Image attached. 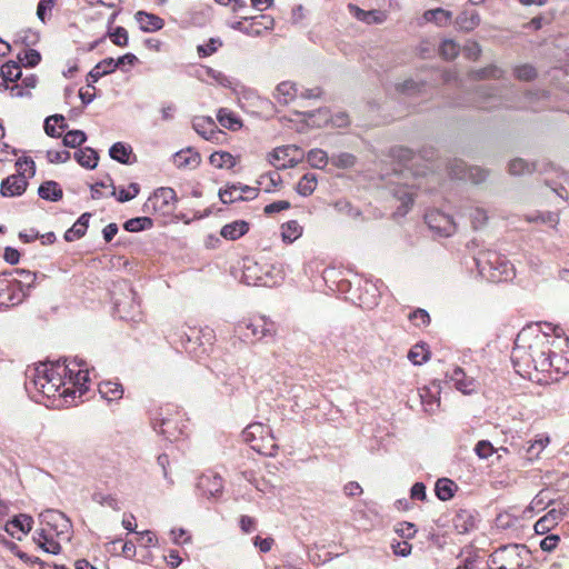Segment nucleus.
Instances as JSON below:
<instances>
[{
    "mask_svg": "<svg viewBox=\"0 0 569 569\" xmlns=\"http://www.w3.org/2000/svg\"><path fill=\"white\" fill-rule=\"evenodd\" d=\"M28 181L23 173L11 174L2 180L0 194L2 197H19L24 193Z\"/></svg>",
    "mask_w": 569,
    "mask_h": 569,
    "instance_id": "obj_18",
    "label": "nucleus"
},
{
    "mask_svg": "<svg viewBox=\"0 0 569 569\" xmlns=\"http://www.w3.org/2000/svg\"><path fill=\"white\" fill-rule=\"evenodd\" d=\"M359 293H352L351 300L357 299L358 305L363 309H371L378 305L380 298V291L378 287L371 281H363V283H359L356 289Z\"/></svg>",
    "mask_w": 569,
    "mask_h": 569,
    "instance_id": "obj_16",
    "label": "nucleus"
},
{
    "mask_svg": "<svg viewBox=\"0 0 569 569\" xmlns=\"http://www.w3.org/2000/svg\"><path fill=\"white\" fill-rule=\"evenodd\" d=\"M76 362H79V359L70 361L68 358H60L56 361L29 366L26 370V390L28 392L36 391L48 398L54 397L77 372Z\"/></svg>",
    "mask_w": 569,
    "mask_h": 569,
    "instance_id": "obj_1",
    "label": "nucleus"
},
{
    "mask_svg": "<svg viewBox=\"0 0 569 569\" xmlns=\"http://www.w3.org/2000/svg\"><path fill=\"white\" fill-rule=\"evenodd\" d=\"M18 62L26 68H34L41 61V54L36 49H27L23 53L18 54Z\"/></svg>",
    "mask_w": 569,
    "mask_h": 569,
    "instance_id": "obj_51",
    "label": "nucleus"
},
{
    "mask_svg": "<svg viewBox=\"0 0 569 569\" xmlns=\"http://www.w3.org/2000/svg\"><path fill=\"white\" fill-rule=\"evenodd\" d=\"M74 366L77 367V372L72 376L69 385L77 388L80 395H83L88 390L86 385L89 382V370L86 361L82 359H79V362H76Z\"/></svg>",
    "mask_w": 569,
    "mask_h": 569,
    "instance_id": "obj_30",
    "label": "nucleus"
},
{
    "mask_svg": "<svg viewBox=\"0 0 569 569\" xmlns=\"http://www.w3.org/2000/svg\"><path fill=\"white\" fill-rule=\"evenodd\" d=\"M511 362L515 371L522 377L530 375L531 368L535 370L548 371L552 367V362L549 358H543V360L538 361L531 346L526 348L517 343L511 352Z\"/></svg>",
    "mask_w": 569,
    "mask_h": 569,
    "instance_id": "obj_5",
    "label": "nucleus"
},
{
    "mask_svg": "<svg viewBox=\"0 0 569 569\" xmlns=\"http://www.w3.org/2000/svg\"><path fill=\"white\" fill-rule=\"evenodd\" d=\"M259 189L241 182L227 184L224 189L219 190V199L222 203L229 204L238 201H249L258 197Z\"/></svg>",
    "mask_w": 569,
    "mask_h": 569,
    "instance_id": "obj_13",
    "label": "nucleus"
},
{
    "mask_svg": "<svg viewBox=\"0 0 569 569\" xmlns=\"http://www.w3.org/2000/svg\"><path fill=\"white\" fill-rule=\"evenodd\" d=\"M430 357L428 346L423 342L415 345L408 352V359L415 365L425 363Z\"/></svg>",
    "mask_w": 569,
    "mask_h": 569,
    "instance_id": "obj_47",
    "label": "nucleus"
},
{
    "mask_svg": "<svg viewBox=\"0 0 569 569\" xmlns=\"http://www.w3.org/2000/svg\"><path fill=\"white\" fill-rule=\"evenodd\" d=\"M307 161L312 168L322 169L330 161V158L321 149H311L307 153Z\"/></svg>",
    "mask_w": 569,
    "mask_h": 569,
    "instance_id": "obj_50",
    "label": "nucleus"
},
{
    "mask_svg": "<svg viewBox=\"0 0 569 569\" xmlns=\"http://www.w3.org/2000/svg\"><path fill=\"white\" fill-rule=\"evenodd\" d=\"M33 519L31 516L20 513L16 516L8 525L17 528L23 533H28L32 528Z\"/></svg>",
    "mask_w": 569,
    "mask_h": 569,
    "instance_id": "obj_60",
    "label": "nucleus"
},
{
    "mask_svg": "<svg viewBox=\"0 0 569 569\" xmlns=\"http://www.w3.org/2000/svg\"><path fill=\"white\" fill-rule=\"evenodd\" d=\"M113 313L116 317L128 322H140L142 311L136 291L130 288L128 295L122 300L114 301Z\"/></svg>",
    "mask_w": 569,
    "mask_h": 569,
    "instance_id": "obj_9",
    "label": "nucleus"
},
{
    "mask_svg": "<svg viewBox=\"0 0 569 569\" xmlns=\"http://www.w3.org/2000/svg\"><path fill=\"white\" fill-rule=\"evenodd\" d=\"M447 377L452 381L457 390L465 395H470L476 390V380L471 377H467L466 372L460 367L453 368L450 373H447Z\"/></svg>",
    "mask_w": 569,
    "mask_h": 569,
    "instance_id": "obj_22",
    "label": "nucleus"
},
{
    "mask_svg": "<svg viewBox=\"0 0 569 569\" xmlns=\"http://www.w3.org/2000/svg\"><path fill=\"white\" fill-rule=\"evenodd\" d=\"M521 552H527L522 545L501 546L489 556V566L491 569H521Z\"/></svg>",
    "mask_w": 569,
    "mask_h": 569,
    "instance_id": "obj_6",
    "label": "nucleus"
},
{
    "mask_svg": "<svg viewBox=\"0 0 569 569\" xmlns=\"http://www.w3.org/2000/svg\"><path fill=\"white\" fill-rule=\"evenodd\" d=\"M233 331L242 341L256 342L264 338H273L277 333V326L271 319L264 316H256L239 321L234 326Z\"/></svg>",
    "mask_w": 569,
    "mask_h": 569,
    "instance_id": "obj_4",
    "label": "nucleus"
},
{
    "mask_svg": "<svg viewBox=\"0 0 569 569\" xmlns=\"http://www.w3.org/2000/svg\"><path fill=\"white\" fill-rule=\"evenodd\" d=\"M197 489L202 496L216 498L222 493V478L213 472L203 473L198 478Z\"/></svg>",
    "mask_w": 569,
    "mask_h": 569,
    "instance_id": "obj_17",
    "label": "nucleus"
},
{
    "mask_svg": "<svg viewBox=\"0 0 569 569\" xmlns=\"http://www.w3.org/2000/svg\"><path fill=\"white\" fill-rule=\"evenodd\" d=\"M27 296L23 282L12 277V272L0 274V309L18 306Z\"/></svg>",
    "mask_w": 569,
    "mask_h": 569,
    "instance_id": "obj_7",
    "label": "nucleus"
},
{
    "mask_svg": "<svg viewBox=\"0 0 569 569\" xmlns=\"http://www.w3.org/2000/svg\"><path fill=\"white\" fill-rule=\"evenodd\" d=\"M332 166L341 169H348L355 166L356 157L349 152H340L330 157Z\"/></svg>",
    "mask_w": 569,
    "mask_h": 569,
    "instance_id": "obj_56",
    "label": "nucleus"
},
{
    "mask_svg": "<svg viewBox=\"0 0 569 569\" xmlns=\"http://www.w3.org/2000/svg\"><path fill=\"white\" fill-rule=\"evenodd\" d=\"M209 162L219 169H232L237 164L236 158L228 151H216L211 153Z\"/></svg>",
    "mask_w": 569,
    "mask_h": 569,
    "instance_id": "obj_41",
    "label": "nucleus"
},
{
    "mask_svg": "<svg viewBox=\"0 0 569 569\" xmlns=\"http://www.w3.org/2000/svg\"><path fill=\"white\" fill-rule=\"evenodd\" d=\"M109 156L111 159L123 164L133 162L130 160V157L132 156V148L131 146L123 142L113 143L109 149Z\"/></svg>",
    "mask_w": 569,
    "mask_h": 569,
    "instance_id": "obj_36",
    "label": "nucleus"
},
{
    "mask_svg": "<svg viewBox=\"0 0 569 569\" xmlns=\"http://www.w3.org/2000/svg\"><path fill=\"white\" fill-rule=\"evenodd\" d=\"M548 162H532L529 163L521 158H516L509 162V172L512 176H520L538 171L540 173H548Z\"/></svg>",
    "mask_w": 569,
    "mask_h": 569,
    "instance_id": "obj_21",
    "label": "nucleus"
},
{
    "mask_svg": "<svg viewBox=\"0 0 569 569\" xmlns=\"http://www.w3.org/2000/svg\"><path fill=\"white\" fill-rule=\"evenodd\" d=\"M99 393L107 401H114L122 398L123 388L119 382L102 381L99 383Z\"/></svg>",
    "mask_w": 569,
    "mask_h": 569,
    "instance_id": "obj_34",
    "label": "nucleus"
},
{
    "mask_svg": "<svg viewBox=\"0 0 569 569\" xmlns=\"http://www.w3.org/2000/svg\"><path fill=\"white\" fill-rule=\"evenodd\" d=\"M249 231V223L237 220L222 227L220 234L228 240H237Z\"/></svg>",
    "mask_w": 569,
    "mask_h": 569,
    "instance_id": "obj_32",
    "label": "nucleus"
},
{
    "mask_svg": "<svg viewBox=\"0 0 569 569\" xmlns=\"http://www.w3.org/2000/svg\"><path fill=\"white\" fill-rule=\"evenodd\" d=\"M480 16L475 10H466L457 17V24L463 31H472L480 24Z\"/></svg>",
    "mask_w": 569,
    "mask_h": 569,
    "instance_id": "obj_38",
    "label": "nucleus"
},
{
    "mask_svg": "<svg viewBox=\"0 0 569 569\" xmlns=\"http://www.w3.org/2000/svg\"><path fill=\"white\" fill-rule=\"evenodd\" d=\"M408 318L416 327H426L430 323L429 313L421 308H418L410 312Z\"/></svg>",
    "mask_w": 569,
    "mask_h": 569,
    "instance_id": "obj_64",
    "label": "nucleus"
},
{
    "mask_svg": "<svg viewBox=\"0 0 569 569\" xmlns=\"http://www.w3.org/2000/svg\"><path fill=\"white\" fill-rule=\"evenodd\" d=\"M64 117L62 114H52L46 118L43 129L44 132L51 138H59L61 133L57 131L56 126L59 122H63Z\"/></svg>",
    "mask_w": 569,
    "mask_h": 569,
    "instance_id": "obj_59",
    "label": "nucleus"
},
{
    "mask_svg": "<svg viewBox=\"0 0 569 569\" xmlns=\"http://www.w3.org/2000/svg\"><path fill=\"white\" fill-rule=\"evenodd\" d=\"M41 522H44L46 525L50 526L53 530H58L59 522H63L64 527L68 526V518L64 513L58 511V510H46L40 513Z\"/></svg>",
    "mask_w": 569,
    "mask_h": 569,
    "instance_id": "obj_46",
    "label": "nucleus"
},
{
    "mask_svg": "<svg viewBox=\"0 0 569 569\" xmlns=\"http://www.w3.org/2000/svg\"><path fill=\"white\" fill-rule=\"evenodd\" d=\"M468 214L470 218L471 226L475 230L482 228L488 220L486 210L479 207L469 208Z\"/></svg>",
    "mask_w": 569,
    "mask_h": 569,
    "instance_id": "obj_57",
    "label": "nucleus"
},
{
    "mask_svg": "<svg viewBox=\"0 0 569 569\" xmlns=\"http://www.w3.org/2000/svg\"><path fill=\"white\" fill-rule=\"evenodd\" d=\"M428 227L439 237H450L457 230L453 218L440 210H430L425 214Z\"/></svg>",
    "mask_w": 569,
    "mask_h": 569,
    "instance_id": "obj_14",
    "label": "nucleus"
},
{
    "mask_svg": "<svg viewBox=\"0 0 569 569\" xmlns=\"http://www.w3.org/2000/svg\"><path fill=\"white\" fill-rule=\"evenodd\" d=\"M244 278L248 283L252 280V284L254 286L271 288L282 281L283 274L282 271L274 266H266V270L262 271V268L254 263L246 268Z\"/></svg>",
    "mask_w": 569,
    "mask_h": 569,
    "instance_id": "obj_10",
    "label": "nucleus"
},
{
    "mask_svg": "<svg viewBox=\"0 0 569 569\" xmlns=\"http://www.w3.org/2000/svg\"><path fill=\"white\" fill-rule=\"evenodd\" d=\"M297 91L296 83L283 81L277 86L274 98L279 103L288 104L296 98Z\"/></svg>",
    "mask_w": 569,
    "mask_h": 569,
    "instance_id": "obj_37",
    "label": "nucleus"
},
{
    "mask_svg": "<svg viewBox=\"0 0 569 569\" xmlns=\"http://www.w3.org/2000/svg\"><path fill=\"white\" fill-rule=\"evenodd\" d=\"M566 516V511L557 510V508L550 509L543 517H541L535 523V531L538 535H545L550 531L562 518Z\"/></svg>",
    "mask_w": 569,
    "mask_h": 569,
    "instance_id": "obj_23",
    "label": "nucleus"
},
{
    "mask_svg": "<svg viewBox=\"0 0 569 569\" xmlns=\"http://www.w3.org/2000/svg\"><path fill=\"white\" fill-rule=\"evenodd\" d=\"M217 119L222 127L229 130L234 131L240 129L242 126L241 120L232 111L226 108L219 109L217 113Z\"/></svg>",
    "mask_w": 569,
    "mask_h": 569,
    "instance_id": "obj_44",
    "label": "nucleus"
},
{
    "mask_svg": "<svg viewBox=\"0 0 569 569\" xmlns=\"http://www.w3.org/2000/svg\"><path fill=\"white\" fill-rule=\"evenodd\" d=\"M38 194L43 200L57 202L62 199L63 191L58 182L53 180H48L40 184L38 189Z\"/></svg>",
    "mask_w": 569,
    "mask_h": 569,
    "instance_id": "obj_29",
    "label": "nucleus"
},
{
    "mask_svg": "<svg viewBox=\"0 0 569 569\" xmlns=\"http://www.w3.org/2000/svg\"><path fill=\"white\" fill-rule=\"evenodd\" d=\"M170 343L177 349H181L191 356L198 357L201 352H206V343L210 345L212 332L207 329L202 330L197 327H184L169 332L167 336Z\"/></svg>",
    "mask_w": 569,
    "mask_h": 569,
    "instance_id": "obj_3",
    "label": "nucleus"
},
{
    "mask_svg": "<svg viewBox=\"0 0 569 569\" xmlns=\"http://www.w3.org/2000/svg\"><path fill=\"white\" fill-rule=\"evenodd\" d=\"M177 200L176 191L169 187L158 188L151 197L148 198L146 207H152L153 211L163 213L173 210V202Z\"/></svg>",
    "mask_w": 569,
    "mask_h": 569,
    "instance_id": "obj_15",
    "label": "nucleus"
},
{
    "mask_svg": "<svg viewBox=\"0 0 569 569\" xmlns=\"http://www.w3.org/2000/svg\"><path fill=\"white\" fill-rule=\"evenodd\" d=\"M302 234V227L297 220H290L281 226V237L286 243H292Z\"/></svg>",
    "mask_w": 569,
    "mask_h": 569,
    "instance_id": "obj_45",
    "label": "nucleus"
},
{
    "mask_svg": "<svg viewBox=\"0 0 569 569\" xmlns=\"http://www.w3.org/2000/svg\"><path fill=\"white\" fill-rule=\"evenodd\" d=\"M173 161L178 168H196L200 164L201 158L192 148H187L176 152Z\"/></svg>",
    "mask_w": 569,
    "mask_h": 569,
    "instance_id": "obj_27",
    "label": "nucleus"
},
{
    "mask_svg": "<svg viewBox=\"0 0 569 569\" xmlns=\"http://www.w3.org/2000/svg\"><path fill=\"white\" fill-rule=\"evenodd\" d=\"M426 83L422 81H416L412 79H408L399 84H397V90L403 94L412 96L422 92Z\"/></svg>",
    "mask_w": 569,
    "mask_h": 569,
    "instance_id": "obj_55",
    "label": "nucleus"
},
{
    "mask_svg": "<svg viewBox=\"0 0 569 569\" xmlns=\"http://www.w3.org/2000/svg\"><path fill=\"white\" fill-rule=\"evenodd\" d=\"M252 449L260 455L269 457H273L277 453L278 445L276 443V439L271 432V429L260 441L252 445Z\"/></svg>",
    "mask_w": 569,
    "mask_h": 569,
    "instance_id": "obj_35",
    "label": "nucleus"
},
{
    "mask_svg": "<svg viewBox=\"0 0 569 569\" xmlns=\"http://www.w3.org/2000/svg\"><path fill=\"white\" fill-rule=\"evenodd\" d=\"M192 128L199 136L208 141L217 139L218 136L222 133L210 117H196L192 120Z\"/></svg>",
    "mask_w": 569,
    "mask_h": 569,
    "instance_id": "obj_20",
    "label": "nucleus"
},
{
    "mask_svg": "<svg viewBox=\"0 0 569 569\" xmlns=\"http://www.w3.org/2000/svg\"><path fill=\"white\" fill-rule=\"evenodd\" d=\"M0 77L2 78V91L9 89V82H17L22 77L21 66L16 61H8L1 66Z\"/></svg>",
    "mask_w": 569,
    "mask_h": 569,
    "instance_id": "obj_26",
    "label": "nucleus"
},
{
    "mask_svg": "<svg viewBox=\"0 0 569 569\" xmlns=\"http://www.w3.org/2000/svg\"><path fill=\"white\" fill-rule=\"evenodd\" d=\"M439 51L445 59L452 60L459 54V46L453 40L446 39L441 42Z\"/></svg>",
    "mask_w": 569,
    "mask_h": 569,
    "instance_id": "obj_61",
    "label": "nucleus"
},
{
    "mask_svg": "<svg viewBox=\"0 0 569 569\" xmlns=\"http://www.w3.org/2000/svg\"><path fill=\"white\" fill-rule=\"evenodd\" d=\"M476 107L481 110H493L502 107H511L506 97L497 88L480 86L476 91Z\"/></svg>",
    "mask_w": 569,
    "mask_h": 569,
    "instance_id": "obj_12",
    "label": "nucleus"
},
{
    "mask_svg": "<svg viewBox=\"0 0 569 569\" xmlns=\"http://www.w3.org/2000/svg\"><path fill=\"white\" fill-rule=\"evenodd\" d=\"M269 430H270L269 427H267L260 422L250 423L242 431V438L252 448V445L260 441L266 436V433H268Z\"/></svg>",
    "mask_w": 569,
    "mask_h": 569,
    "instance_id": "obj_33",
    "label": "nucleus"
},
{
    "mask_svg": "<svg viewBox=\"0 0 569 569\" xmlns=\"http://www.w3.org/2000/svg\"><path fill=\"white\" fill-rule=\"evenodd\" d=\"M546 166H548V173H555L556 177L561 181V182H556L555 180L547 178L545 180L546 184L548 187H550L551 190L557 196H559L561 199H563L566 201L568 199V197H567V191H566V187L563 186V183H566L569 187V172L557 167L556 164H553L551 162L547 163Z\"/></svg>",
    "mask_w": 569,
    "mask_h": 569,
    "instance_id": "obj_19",
    "label": "nucleus"
},
{
    "mask_svg": "<svg viewBox=\"0 0 569 569\" xmlns=\"http://www.w3.org/2000/svg\"><path fill=\"white\" fill-rule=\"evenodd\" d=\"M479 274L490 282L508 281L515 276V268L500 253L491 250L481 251L473 258Z\"/></svg>",
    "mask_w": 569,
    "mask_h": 569,
    "instance_id": "obj_2",
    "label": "nucleus"
},
{
    "mask_svg": "<svg viewBox=\"0 0 569 569\" xmlns=\"http://www.w3.org/2000/svg\"><path fill=\"white\" fill-rule=\"evenodd\" d=\"M73 158L81 167L86 169H94L99 161L98 152L90 147L80 148L73 153Z\"/></svg>",
    "mask_w": 569,
    "mask_h": 569,
    "instance_id": "obj_31",
    "label": "nucleus"
},
{
    "mask_svg": "<svg viewBox=\"0 0 569 569\" xmlns=\"http://www.w3.org/2000/svg\"><path fill=\"white\" fill-rule=\"evenodd\" d=\"M220 47H222L220 38H210L206 43L197 47V52L200 58H206L217 52Z\"/></svg>",
    "mask_w": 569,
    "mask_h": 569,
    "instance_id": "obj_58",
    "label": "nucleus"
},
{
    "mask_svg": "<svg viewBox=\"0 0 569 569\" xmlns=\"http://www.w3.org/2000/svg\"><path fill=\"white\" fill-rule=\"evenodd\" d=\"M134 18L143 32H156L161 30L164 26L162 18L146 11H138Z\"/></svg>",
    "mask_w": 569,
    "mask_h": 569,
    "instance_id": "obj_25",
    "label": "nucleus"
},
{
    "mask_svg": "<svg viewBox=\"0 0 569 569\" xmlns=\"http://www.w3.org/2000/svg\"><path fill=\"white\" fill-rule=\"evenodd\" d=\"M90 217L91 213L89 212L82 213L73 226L64 232V240L71 242L82 238L87 232Z\"/></svg>",
    "mask_w": 569,
    "mask_h": 569,
    "instance_id": "obj_28",
    "label": "nucleus"
},
{
    "mask_svg": "<svg viewBox=\"0 0 569 569\" xmlns=\"http://www.w3.org/2000/svg\"><path fill=\"white\" fill-rule=\"evenodd\" d=\"M318 184V179L315 173L303 174L297 183L296 191L302 197H309L313 193Z\"/></svg>",
    "mask_w": 569,
    "mask_h": 569,
    "instance_id": "obj_42",
    "label": "nucleus"
},
{
    "mask_svg": "<svg viewBox=\"0 0 569 569\" xmlns=\"http://www.w3.org/2000/svg\"><path fill=\"white\" fill-rule=\"evenodd\" d=\"M419 395L423 410L428 413L435 412L439 407V399L431 392L429 388H422Z\"/></svg>",
    "mask_w": 569,
    "mask_h": 569,
    "instance_id": "obj_53",
    "label": "nucleus"
},
{
    "mask_svg": "<svg viewBox=\"0 0 569 569\" xmlns=\"http://www.w3.org/2000/svg\"><path fill=\"white\" fill-rule=\"evenodd\" d=\"M337 271L333 268L326 269L323 271V279L326 282L331 281L336 284V290L340 293H349L352 291V283L347 279H339L338 281L333 280Z\"/></svg>",
    "mask_w": 569,
    "mask_h": 569,
    "instance_id": "obj_49",
    "label": "nucleus"
},
{
    "mask_svg": "<svg viewBox=\"0 0 569 569\" xmlns=\"http://www.w3.org/2000/svg\"><path fill=\"white\" fill-rule=\"evenodd\" d=\"M290 150H298V148L296 146H283L273 149V151L269 153V162L279 169L281 166L279 162L288 159Z\"/></svg>",
    "mask_w": 569,
    "mask_h": 569,
    "instance_id": "obj_54",
    "label": "nucleus"
},
{
    "mask_svg": "<svg viewBox=\"0 0 569 569\" xmlns=\"http://www.w3.org/2000/svg\"><path fill=\"white\" fill-rule=\"evenodd\" d=\"M87 140V134L84 131L82 130H70L68 131L63 139H62V143L64 147H68V148H77V147H80L82 143H84Z\"/></svg>",
    "mask_w": 569,
    "mask_h": 569,
    "instance_id": "obj_52",
    "label": "nucleus"
},
{
    "mask_svg": "<svg viewBox=\"0 0 569 569\" xmlns=\"http://www.w3.org/2000/svg\"><path fill=\"white\" fill-rule=\"evenodd\" d=\"M452 526L457 533L465 535L476 528L473 513L467 509H460L452 518Z\"/></svg>",
    "mask_w": 569,
    "mask_h": 569,
    "instance_id": "obj_24",
    "label": "nucleus"
},
{
    "mask_svg": "<svg viewBox=\"0 0 569 569\" xmlns=\"http://www.w3.org/2000/svg\"><path fill=\"white\" fill-rule=\"evenodd\" d=\"M114 71L116 68L112 64V58H106L92 68V70L88 73V79L94 83L103 76L110 74Z\"/></svg>",
    "mask_w": 569,
    "mask_h": 569,
    "instance_id": "obj_43",
    "label": "nucleus"
},
{
    "mask_svg": "<svg viewBox=\"0 0 569 569\" xmlns=\"http://www.w3.org/2000/svg\"><path fill=\"white\" fill-rule=\"evenodd\" d=\"M423 18L428 22H433L437 26H446L452 19V12L442 8L427 10Z\"/></svg>",
    "mask_w": 569,
    "mask_h": 569,
    "instance_id": "obj_39",
    "label": "nucleus"
},
{
    "mask_svg": "<svg viewBox=\"0 0 569 569\" xmlns=\"http://www.w3.org/2000/svg\"><path fill=\"white\" fill-rule=\"evenodd\" d=\"M448 173L453 179L467 180L475 184L487 179L488 172L480 167H469L462 160L455 159L448 163Z\"/></svg>",
    "mask_w": 569,
    "mask_h": 569,
    "instance_id": "obj_11",
    "label": "nucleus"
},
{
    "mask_svg": "<svg viewBox=\"0 0 569 569\" xmlns=\"http://www.w3.org/2000/svg\"><path fill=\"white\" fill-rule=\"evenodd\" d=\"M110 40L118 47H127L129 43L128 31L123 27H117L112 32H108Z\"/></svg>",
    "mask_w": 569,
    "mask_h": 569,
    "instance_id": "obj_63",
    "label": "nucleus"
},
{
    "mask_svg": "<svg viewBox=\"0 0 569 569\" xmlns=\"http://www.w3.org/2000/svg\"><path fill=\"white\" fill-rule=\"evenodd\" d=\"M456 490L457 485L448 478L438 479L436 482V496L442 501L450 500L455 496Z\"/></svg>",
    "mask_w": 569,
    "mask_h": 569,
    "instance_id": "obj_40",
    "label": "nucleus"
},
{
    "mask_svg": "<svg viewBox=\"0 0 569 569\" xmlns=\"http://www.w3.org/2000/svg\"><path fill=\"white\" fill-rule=\"evenodd\" d=\"M153 430L169 441H177L182 436L183 430L177 415H169V409L160 408L151 416Z\"/></svg>",
    "mask_w": 569,
    "mask_h": 569,
    "instance_id": "obj_8",
    "label": "nucleus"
},
{
    "mask_svg": "<svg viewBox=\"0 0 569 569\" xmlns=\"http://www.w3.org/2000/svg\"><path fill=\"white\" fill-rule=\"evenodd\" d=\"M152 227L153 220L149 217L131 218L123 223V228L128 232H140L143 230L151 229Z\"/></svg>",
    "mask_w": 569,
    "mask_h": 569,
    "instance_id": "obj_48",
    "label": "nucleus"
},
{
    "mask_svg": "<svg viewBox=\"0 0 569 569\" xmlns=\"http://www.w3.org/2000/svg\"><path fill=\"white\" fill-rule=\"evenodd\" d=\"M472 73H473L475 78H477V79H487V78L499 79L502 77L503 71L500 68H498L497 66L491 64V66L475 70Z\"/></svg>",
    "mask_w": 569,
    "mask_h": 569,
    "instance_id": "obj_62",
    "label": "nucleus"
}]
</instances>
